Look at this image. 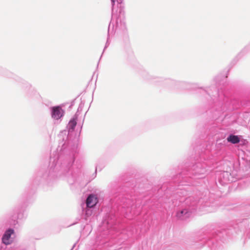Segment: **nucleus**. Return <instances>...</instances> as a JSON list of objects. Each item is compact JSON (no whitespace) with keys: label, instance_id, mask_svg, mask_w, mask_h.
<instances>
[{"label":"nucleus","instance_id":"7ed1b4c3","mask_svg":"<svg viewBox=\"0 0 250 250\" xmlns=\"http://www.w3.org/2000/svg\"><path fill=\"white\" fill-rule=\"evenodd\" d=\"M62 115L61 109L59 107H54L52 116L55 119H60Z\"/></svg>","mask_w":250,"mask_h":250},{"label":"nucleus","instance_id":"39448f33","mask_svg":"<svg viewBox=\"0 0 250 250\" xmlns=\"http://www.w3.org/2000/svg\"><path fill=\"white\" fill-rule=\"evenodd\" d=\"M188 210L187 209H184L182 210L179 211L176 213V217L178 219H182V217L188 214Z\"/></svg>","mask_w":250,"mask_h":250},{"label":"nucleus","instance_id":"f257e3e1","mask_svg":"<svg viewBox=\"0 0 250 250\" xmlns=\"http://www.w3.org/2000/svg\"><path fill=\"white\" fill-rule=\"evenodd\" d=\"M98 201V199L96 195L90 194L86 199V206L88 208H92L97 204Z\"/></svg>","mask_w":250,"mask_h":250},{"label":"nucleus","instance_id":"423d86ee","mask_svg":"<svg viewBox=\"0 0 250 250\" xmlns=\"http://www.w3.org/2000/svg\"><path fill=\"white\" fill-rule=\"evenodd\" d=\"M77 124L76 121L75 119L71 120L69 123V125L72 129H73Z\"/></svg>","mask_w":250,"mask_h":250},{"label":"nucleus","instance_id":"0eeeda50","mask_svg":"<svg viewBox=\"0 0 250 250\" xmlns=\"http://www.w3.org/2000/svg\"><path fill=\"white\" fill-rule=\"evenodd\" d=\"M111 1H112V2H114L115 0H111Z\"/></svg>","mask_w":250,"mask_h":250},{"label":"nucleus","instance_id":"20e7f679","mask_svg":"<svg viewBox=\"0 0 250 250\" xmlns=\"http://www.w3.org/2000/svg\"><path fill=\"white\" fill-rule=\"evenodd\" d=\"M227 141L234 144L238 143L240 142V139L237 136L230 135L227 138Z\"/></svg>","mask_w":250,"mask_h":250},{"label":"nucleus","instance_id":"f03ea898","mask_svg":"<svg viewBox=\"0 0 250 250\" xmlns=\"http://www.w3.org/2000/svg\"><path fill=\"white\" fill-rule=\"evenodd\" d=\"M14 230L12 229H8L3 236L2 240V242L7 245L11 243L12 240L10 239L11 234H13Z\"/></svg>","mask_w":250,"mask_h":250}]
</instances>
